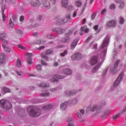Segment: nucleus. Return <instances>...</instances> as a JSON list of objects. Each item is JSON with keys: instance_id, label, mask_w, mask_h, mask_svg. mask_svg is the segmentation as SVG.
<instances>
[{"instance_id": "42", "label": "nucleus", "mask_w": 126, "mask_h": 126, "mask_svg": "<svg viewBox=\"0 0 126 126\" xmlns=\"http://www.w3.org/2000/svg\"><path fill=\"white\" fill-rule=\"evenodd\" d=\"M108 69H109V67H106L102 72V76H105L108 72Z\"/></svg>"}, {"instance_id": "9", "label": "nucleus", "mask_w": 126, "mask_h": 126, "mask_svg": "<svg viewBox=\"0 0 126 126\" xmlns=\"http://www.w3.org/2000/svg\"><path fill=\"white\" fill-rule=\"evenodd\" d=\"M71 58L72 61H75V60L77 61H80V60L82 59V55L79 53H76L72 55Z\"/></svg>"}, {"instance_id": "55", "label": "nucleus", "mask_w": 126, "mask_h": 126, "mask_svg": "<svg viewBox=\"0 0 126 126\" xmlns=\"http://www.w3.org/2000/svg\"><path fill=\"white\" fill-rule=\"evenodd\" d=\"M18 48L21 49L22 50H27V48H26V47L23 46V45H19Z\"/></svg>"}, {"instance_id": "44", "label": "nucleus", "mask_w": 126, "mask_h": 126, "mask_svg": "<svg viewBox=\"0 0 126 126\" xmlns=\"http://www.w3.org/2000/svg\"><path fill=\"white\" fill-rule=\"evenodd\" d=\"M27 63L28 64H29L30 65H31L32 63H33V62H32V58L31 57H29L27 59Z\"/></svg>"}, {"instance_id": "3", "label": "nucleus", "mask_w": 126, "mask_h": 126, "mask_svg": "<svg viewBox=\"0 0 126 126\" xmlns=\"http://www.w3.org/2000/svg\"><path fill=\"white\" fill-rule=\"evenodd\" d=\"M27 111L30 116L33 118L40 117L42 114L40 109L38 108V107L32 106H29L27 108Z\"/></svg>"}, {"instance_id": "30", "label": "nucleus", "mask_w": 126, "mask_h": 126, "mask_svg": "<svg viewBox=\"0 0 126 126\" xmlns=\"http://www.w3.org/2000/svg\"><path fill=\"white\" fill-rule=\"evenodd\" d=\"M51 94L49 91H45L44 93L40 94V97H49Z\"/></svg>"}, {"instance_id": "31", "label": "nucleus", "mask_w": 126, "mask_h": 126, "mask_svg": "<svg viewBox=\"0 0 126 126\" xmlns=\"http://www.w3.org/2000/svg\"><path fill=\"white\" fill-rule=\"evenodd\" d=\"M70 41H71L70 37L67 36H66L65 37H64L62 39V42H63V43H69Z\"/></svg>"}, {"instance_id": "26", "label": "nucleus", "mask_w": 126, "mask_h": 126, "mask_svg": "<svg viewBox=\"0 0 126 126\" xmlns=\"http://www.w3.org/2000/svg\"><path fill=\"white\" fill-rule=\"evenodd\" d=\"M8 44H4L2 43V47L3 48L4 51L6 52V53H7L8 54H9L10 52H11V50L9 48V47H8L6 46V45H8Z\"/></svg>"}, {"instance_id": "28", "label": "nucleus", "mask_w": 126, "mask_h": 126, "mask_svg": "<svg viewBox=\"0 0 126 126\" xmlns=\"http://www.w3.org/2000/svg\"><path fill=\"white\" fill-rule=\"evenodd\" d=\"M80 31H81V32L84 31L85 33H89V29L87 28V26L84 25L81 27Z\"/></svg>"}, {"instance_id": "54", "label": "nucleus", "mask_w": 126, "mask_h": 126, "mask_svg": "<svg viewBox=\"0 0 126 126\" xmlns=\"http://www.w3.org/2000/svg\"><path fill=\"white\" fill-rule=\"evenodd\" d=\"M53 53V50L49 49L48 50L46 51L45 54H46V55H51V54Z\"/></svg>"}, {"instance_id": "64", "label": "nucleus", "mask_w": 126, "mask_h": 126, "mask_svg": "<svg viewBox=\"0 0 126 126\" xmlns=\"http://www.w3.org/2000/svg\"><path fill=\"white\" fill-rule=\"evenodd\" d=\"M96 17V14L95 13H93L91 16L92 19H95V18Z\"/></svg>"}, {"instance_id": "4", "label": "nucleus", "mask_w": 126, "mask_h": 126, "mask_svg": "<svg viewBox=\"0 0 126 126\" xmlns=\"http://www.w3.org/2000/svg\"><path fill=\"white\" fill-rule=\"evenodd\" d=\"M0 106L1 108L6 109H11L12 107L10 102L5 99L0 100Z\"/></svg>"}, {"instance_id": "15", "label": "nucleus", "mask_w": 126, "mask_h": 126, "mask_svg": "<svg viewBox=\"0 0 126 126\" xmlns=\"http://www.w3.org/2000/svg\"><path fill=\"white\" fill-rule=\"evenodd\" d=\"M68 105V101L63 102L60 105V110H61V111H65V110H66V108H67Z\"/></svg>"}, {"instance_id": "36", "label": "nucleus", "mask_w": 126, "mask_h": 126, "mask_svg": "<svg viewBox=\"0 0 126 126\" xmlns=\"http://www.w3.org/2000/svg\"><path fill=\"white\" fill-rule=\"evenodd\" d=\"M121 81H119L118 80V79H117L114 83L113 86L114 87H118V86L121 84Z\"/></svg>"}, {"instance_id": "1", "label": "nucleus", "mask_w": 126, "mask_h": 126, "mask_svg": "<svg viewBox=\"0 0 126 126\" xmlns=\"http://www.w3.org/2000/svg\"><path fill=\"white\" fill-rule=\"evenodd\" d=\"M109 43H110V36L107 35L103 39V42L100 46L101 49H104L99 55V57L100 58L99 61L101 63L104 62L105 58H106V55H107V50L108 49V46H109Z\"/></svg>"}, {"instance_id": "58", "label": "nucleus", "mask_w": 126, "mask_h": 126, "mask_svg": "<svg viewBox=\"0 0 126 126\" xmlns=\"http://www.w3.org/2000/svg\"><path fill=\"white\" fill-rule=\"evenodd\" d=\"M124 6H125V2H122L120 3V5L119 6V8H120L121 9H123V8H124Z\"/></svg>"}, {"instance_id": "18", "label": "nucleus", "mask_w": 126, "mask_h": 126, "mask_svg": "<svg viewBox=\"0 0 126 126\" xmlns=\"http://www.w3.org/2000/svg\"><path fill=\"white\" fill-rule=\"evenodd\" d=\"M101 65H102V63L99 62L96 65L93 67L92 72L93 73H95V72L98 71V70H99V68L101 67Z\"/></svg>"}, {"instance_id": "63", "label": "nucleus", "mask_w": 126, "mask_h": 126, "mask_svg": "<svg viewBox=\"0 0 126 126\" xmlns=\"http://www.w3.org/2000/svg\"><path fill=\"white\" fill-rule=\"evenodd\" d=\"M41 63L42 65H45V66L48 65V64L47 63H46V62L43 60L41 61Z\"/></svg>"}, {"instance_id": "24", "label": "nucleus", "mask_w": 126, "mask_h": 126, "mask_svg": "<svg viewBox=\"0 0 126 126\" xmlns=\"http://www.w3.org/2000/svg\"><path fill=\"white\" fill-rule=\"evenodd\" d=\"M78 39H76L72 42L70 45V49L71 50H74L75 47H76V45H77V43H78Z\"/></svg>"}, {"instance_id": "22", "label": "nucleus", "mask_w": 126, "mask_h": 126, "mask_svg": "<svg viewBox=\"0 0 126 126\" xmlns=\"http://www.w3.org/2000/svg\"><path fill=\"white\" fill-rule=\"evenodd\" d=\"M62 7L63 8L68 7V0H62Z\"/></svg>"}, {"instance_id": "14", "label": "nucleus", "mask_w": 126, "mask_h": 126, "mask_svg": "<svg viewBox=\"0 0 126 126\" xmlns=\"http://www.w3.org/2000/svg\"><path fill=\"white\" fill-rule=\"evenodd\" d=\"M66 121L68 123V126H74V120L72 118V117H68L66 118Z\"/></svg>"}, {"instance_id": "19", "label": "nucleus", "mask_w": 126, "mask_h": 126, "mask_svg": "<svg viewBox=\"0 0 126 126\" xmlns=\"http://www.w3.org/2000/svg\"><path fill=\"white\" fill-rule=\"evenodd\" d=\"M38 87H40V88H49L50 84L48 83L42 82L39 84Z\"/></svg>"}, {"instance_id": "62", "label": "nucleus", "mask_w": 126, "mask_h": 126, "mask_svg": "<svg viewBox=\"0 0 126 126\" xmlns=\"http://www.w3.org/2000/svg\"><path fill=\"white\" fill-rule=\"evenodd\" d=\"M57 90H58V88L50 89V91L51 92H55V91H57Z\"/></svg>"}, {"instance_id": "2", "label": "nucleus", "mask_w": 126, "mask_h": 126, "mask_svg": "<svg viewBox=\"0 0 126 126\" xmlns=\"http://www.w3.org/2000/svg\"><path fill=\"white\" fill-rule=\"evenodd\" d=\"M91 110L92 112H94V116L98 118H106L109 114H110L111 111L110 110H105L104 111H102V108H100L98 106L94 105H93Z\"/></svg>"}, {"instance_id": "29", "label": "nucleus", "mask_w": 126, "mask_h": 126, "mask_svg": "<svg viewBox=\"0 0 126 126\" xmlns=\"http://www.w3.org/2000/svg\"><path fill=\"white\" fill-rule=\"evenodd\" d=\"M53 108V106L51 104L46 105L42 107V111H47V110H50V109H52Z\"/></svg>"}, {"instance_id": "32", "label": "nucleus", "mask_w": 126, "mask_h": 126, "mask_svg": "<svg viewBox=\"0 0 126 126\" xmlns=\"http://www.w3.org/2000/svg\"><path fill=\"white\" fill-rule=\"evenodd\" d=\"M22 65V63H21V60L20 59H18L16 62V66L17 67L20 68Z\"/></svg>"}, {"instance_id": "33", "label": "nucleus", "mask_w": 126, "mask_h": 126, "mask_svg": "<svg viewBox=\"0 0 126 126\" xmlns=\"http://www.w3.org/2000/svg\"><path fill=\"white\" fill-rule=\"evenodd\" d=\"M13 100L17 101L18 103H22V99L18 98L17 97L14 96L12 99V101L13 102V103H15V101H13Z\"/></svg>"}, {"instance_id": "47", "label": "nucleus", "mask_w": 126, "mask_h": 126, "mask_svg": "<svg viewBox=\"0 0 126 126\" xmlns=\"http://www.w3.org/2000/svg\"><path fill=\"white\" fill-rule=\"evenodd\" d=\"M46 38H48V39H54L55 36L51 35V34L48 33L45 35Z\"/></svg>"}, {"instance_id": "43", "label": "nucleus", "mask_w": 126, "mask_h": 126, "mask_svg": "<svg viewBox=\"0 0 126 126\" xmlns=\"http://www.w3.org/2000/svg\"><path fill=\"white\" fill-rule=\"evenodd\" d=\"M46 43V40H43L42 39H38L36 40V44H45Z\"/></svg>"}, {"instance_id": "49", "label": "nucleus", "mask_w": 126, "mask_h": 126, "mask_svg": "<svg viewBox=\"0 0 126 126\" xmlns=\"http://www.w3.org/2000/svg\"><path fill=\"white\" fill-rule=\"evenodd\" d=\"M67 55V50H64L63 53L60 54L61 57H65Z\"/></svg>"}, {"instance_id": "16", "label": "nucleus", "mask_w": 126, "mask_h": 126, "mask_svg": "<svg viewBox=\"0 0 126 126\" xmlns=\"http://www.w3.org/2000/svg\"><path fill=\"white\" fill-rule=\"evenodd\" d=\"M52 31L54 32H56L58 34H63V33H64L65 31L63 29L60 28H55L52 29Z\"/></svg>"}, {"instance_id": "40", "label": "nucleus", "mask_w": 126, "mask_h": 126, "mask_svg": "<svg viewBox=\"0 0 126 126\" xmlns=\"http://www.w3.org/2000/svg\"><path fill=\"white\" fill-rule=\"evenodd\" d=\"M124 78V73H121L118 76V77L117 78V80H119L122 82V80H123V79Z\"/></svg>"}, {"instance_id": "17", "label": "nucleus", "mask_w": 126, "mask_h": 126, "mask_svg": "<svg viewBox=\"0 0 126 126\" xmlns=\"http://www.w3.org/2000/svg\"><path fill=\"white\" fill-rule=\"evenodd\" d=\"M63 74H66L67 75H70L72 74V70L69 68H66L63 70Z\"/></svg>"}, {"instance_id": "6", "label": "nucleus", "mask_w": 126, "mask_h": 126, "mask_svg": "<svg viewBox=\"0 0 126 126\" xmlns=\"http://www.w3.org/2000/svg\"><path fill=\"white\" fill-rule=\"evenodd\" d=\"M117 23L118 22L116 20H111L106 23V26L107 27H116Z\"/></svg>"}, {"instance_id": "37", "label": "nucleus", "mask_w": 126, "mask_h": 126, "mask_svg": "<svg viewBox=\"0 0 126 126\" xmlns=\"http://www.w3.org/2000/svg\"><path fill=\"white\" fill-rule=\"evenodd\" d=\"M93 46H94V50H97V47H98V44L97 43H94V41H92L90 43V47H93Z\"/></svg>"}, {"instance_id": "11", "label": "nucleus", "mask_w": 126, "mask_h": 126, "mask_svg": "<svg viewBox=\"0 0 126 126\" xmlns=\"http://www.w3.org/2000/svg\"><path fill=\"white\" fill-rule=\"evenodd\" d=\"M89 63L91 65H95L96 63H98V58L96 56H94L89 61Z\"/></svg>"}, {"instance_id": "50", "label": "nucleus", "mask_w": 126, "mask_h": 126, "mask_svg": "<svg viewBox=\"0 0 126 126\" xmlns=\"http://www.w3.org/2000/svg\"><path fill=\"white\" fill-rule=\"evenodd\" d=\"M16 33L18 34V35H22V34H23V32L21 30L18 29L16 30Z\"/></svg>"}, {"instance_id": "7", "label": "nucleus", "mask_w": 126, "mask_h": 126, "mask_svg": "<svg viewBox=\"0 0 126 126\" xmlns=\"http://www.w3.org/2000/svg\"><path fill=\"white\" fill-rule=\"evenodd\" d=\"M120 62H121V60H118L114 64H113L110 66V71L111 72L113 73L117 70L119 63H120Z\"/></svg>"}, {"instance_id": "48", "label": "nucleus", "mask_w": 126, "mask_h": 126, "mask_svg": "<svg viewBox=\"0 0 126 126\" xmlns=\"http://www.w3.org/2000/svg\"><path fill=\"white\" fill-rule=\"evenodd\" d=\"M117 8V6L115 4H111L110 6V9L112 10H114V9H116Z\"/></svg>"}, {"instance_id": "21", "label": "nucleus", "mask_w": 126, "mask_h": 126, "mask_svg": "<svg viewBox=\"0 0 126 126\" xmlns=\"http://www.w3.org/2000/svg\"><path fill=\"white\" fill-rule=\"evenodd\" d=\"M29 24H30V27L32 28H35V27H38L40 24L36 23H34V20L33 19H31L29 21Z\"/></svg>"}, {"instance_id": "5", "label": "nucleus", "mask_w": 126, "mask_h": 126, "mask_svg": "<svg viewBox=\"0 0 126 126\" xmlns=\"http://www.w3.org/2000/svg\"><path fill=\"white\" fill-rule=\"evenodd\" d=\"M7 34L5 32L0 33V40L1 41L2 44H8V41L6 40L5 39H7Z\"/></svg>"}, {"instance_id": "10", "label": "nucleus", "mask_w": 126, "mask_h": 126, "mask_svg": "<svg viewBox=\"0 0 126 126\" xmlns=\"http://www.w3.org/2000/svg\"><path fill=\"white\" fill-rule=\"evenodd\" d=\"M31 5L32 6L39 7V6L42 5V3L41 2V1L39 0H36L35 1L32 0L31 1Z\"/></svg>"}, {"instance_id": "25", "label": "nucleus", "mask_w": 126, "mask_h": 126, "mask_svg": "<svg viewBox=\"0 0 126 126\" xmlns=\"http://www.w3.org/2000/svg\"><path fill=\"white\" fill-rule=\"evenodd\" d=\"M4 63H5V56L3 53H1L0 54V63L2 64Z\"/></svg>"}, {"instance_id": "12", "label": "nucleus", "mask_w": 126, "mask_h": 126, "mask_svg": "<svg viewBox=\"0 0 126 126\" xmlns=\"http://www.w3.org/2000/svg\"><path fill=\"white\" fill-rule=\"evenodd\" d=\"M42 3L45 9H50L51 8V3H50V1L47 0H42Z\"/></svg>"}, {"instance_id": "56", "label": "nucleus", "mask_w": 126, "mask_h": 126, "mask_svg": "<svg viewBox=\"0 0 126 126\" xmlns=\"http://www.w3.org/2000/svg\"><path fill=\"white\" fill-rule=\"evenodd\" d=\"M68 8V10H69L70 11H71L72 10H74L75 9L74 6L72 5H69Z\"/></svg>"}, {"instance_id": "61", "label": "nucleus", "mask_w": 126, "mask_h": 126, "mask_svg": "<svg viewBox=\"0 0 126 126\" xmlns=\"http://www.w3.org/2000/svg\"><path fill=\"white\" fill-rule=\"evenodd\" d=\"M37 19H38V20H39V21H41V20H42V19H43V15H39L37 17Z\"/></svg>"}, {"instance_id": "45", "label": "nucleus", "mask_w": 126, "mask_h": 126, "mask_svg": "<svg viewBox=\"0 0 126 126\" xmlns=\"http://www.w3.org/2000/svg\"><path fill=\"white\" fill-rule=\"evenodd\" d=\"M125 23V19L123 17L120 18L119 24L123 25Z\"/></svg>"}, {"instance_id": "35", "label": "nucleus", "mask_w": 126, "mask_h": 126, "mask_svg": "<svg viewBox=\"0 0 126 126\" xmlns=\"http://www.w3.org/2000/svg\"><path fill=\"white\" fill-rule=\"evenodd\" d=\"M114 47L116 48V49H122L123 45L120 44L118 42H116L114 44Z\"/></svg>"}, {"instance_id": "51", "label": "nucleus", "mask_w": 126, "mask_h": 126, "mask_svg": "<svg viewBox=\"0 0 126 126\" xmlns=\"http://www.w3.org/2000/svg\"><path fill=\"white\" fill-rule=\"evenodd\" d=\"M41 57L42 59H44V60H45L46 61H48L49 60V57H48L47 56L45 55L43 56V53L41 54Z\"/></svg>"}, {"instance_id": "52", "label": "nucleus", "mask_w": 126, "mask_h": 126, "mask_svg": "<svg viewBox=\"0 0 126 126\" xmlns=\"http://www.w3.org/2000/svg\"><path fill=\"white\" fill-rule=\"evenodd\" d=\"M3 91L5 92V93H8L10 92V90L6 87L3 88Z\"/></svg>"}, {"instance_id": "27", "label": "nucleus", "mask_w": 126, "mask_h": 126, "mask_svg": "<svg viewBox=\"0 0 126 126\" xmlns=\"http://www.w3.org/2000/svg\"><path fill=\"white\" fill-rule=\"evenodd\" d=\"M5 5H4L2 6V17L3 22H4L5 19H6V16L4 14V10H5Z\"/></svg>"}, {"instance_id": "60", "label": "nucleus", "mask_w": 126, "mask_h": 126, "mask_svg": "<svg viewBox=\"0 0 126 126\" xmlns=\"http://www.w3.org/2000/svg\"><path fill=\"white\" fill-rule=\"evenodd\" d=\"M91 39H92V35H90L88 37V39L85 40L86 43H88V42H89Z\"/></svg>"}, {"instance_id": "38", "label": "nucleus", "mask_w": 126, "mask_h": 126, "mask_svg": "<svg viewBox=\"0 0 126 126\" xmlns=\"http://www.w3.org/2000/svg\"><path fill=\"white\" fill-rule=\"evenodd\" d=\"M8 27H9V28H13V27H14V23H13V22H12V20L11 19H10L9 23L8 25Z\"/></svg>"}, {"instance_id": "57", "label": "nucleus", "mask_w": 126, "mask_h": 126, "mask_svg": "<svg viewBox=\"0 0 126 126\" xmlns=\"http://www.w3.org/2000/svg\"><path fill=\"white\" fill-rule=\"evenodd\" d=\"M36 68L38 71H41L42 70V65H38L36 66Z\"/></svg>"}, {"instance_id": "46", "label": "nucleus", "mask_w": 126, "mask_h": 126, "mask_svg": "<svg viewBox=\"0 0 126 126\" xmlns=\"http://www.w3.org/2000/svg\"><path fill=\"white\" fill-rule=\"evenodd\" d=\"M117 56H118V52H117V50H114L113 52V55L112 57L113 59H115V58H117Z\"/></svg>"}, {"instance_id": "39", "label": "nucleus", "mask_w": 126, "mask_h": 126, "mask_svg": "<svg viewBox=\"0 0 126 126\" xmlns=\"http://www.w3.org/2000/svg\"><path fill=\"white\" fill-rule=\"evenodd\" d=\"M75 6H77V7H80L81 5H82V2L79 0H77L75 3Z\"/></svg>"}, {"instance_id": "41", "label": "nucleus", "mask_w": 126, "mask_h": 126, "mask_svg": "<svg viewBox=\"0 0 126 126\" xmlns=\"http://www.w3.org/2000/svg\"><path fill=\"white\" fill-rule=\"evenodd\" d=\"M88 0H86V1L85 2V3H84L83 5V9H85V8L86 7V5H87V1ZM93 1H94V0H90V3H92V2H93Z\"/></svg>"}, {"instance_id": "59", "label": "nucleus", "mask_w": 126, "mask_h": 126, "mask_svg": "<svg viewBox=\"0 0 126 126\" xmlns=\"http://www.w3.org/2000/svg\"><path fill=\"white\" fill-rule=\"evenodd\" d=\"M51 82H59V81L58 80H57L56 79L53 78H52L50 80Z\"/></svg>"}, {"instance_id": "13", "label": "nucleus", "mask_w": 126, "mask_h": 126, "mask_svg": "<svg viewBox=\"0 0 126 126\" xmlns=\"http://www.w3.org/2000/svg\"><path fill=\"white\" fill-rule=\"evenodd\" d=\"M84 113H85V110L83 109H80L76 112V116L78 118V119L81 120V119H82V115H81V114L84 115Z\"/></svg>"}, {"instance_id": "34", "label": "nucleus", "mask_w": 126, "mask_h": 126, "mask_svg": "<svg viewBox=\"0 0 126 126\" xmlns=\"http://www.w3.org/2000/svg\"><path fill=\"white\" fill-rule=\"evenodd\" d=\"M53 77H54V78H57L58 79H63V78H64L65 76L55 74L53 76Z\"/></svg>"}, {"instance_id": "53", "label": "nucleus", "mask_w": 126, "mask_h": 126, "mask_svg": "<svg viewBox=\"0 0 126 126\" xmlns=\"http://www.w3.org/2000/svg\"><path fill=\"white\" fill-rule=\"evenodd\" d=\"M16 73L19 76H22L23 75V72L21 71H17Z\"/></svg>"}, {"instance_id": "8", "label": "nucleus", "mask_w": 126, "mask_h": 126, "mask_svg": "<svg viewBox=\"0 0 126 126\" xmlns=\"http://www.w3.org/2000/svg\"><path fill=\"white\" fill-rule=\"evenodd\" d=\"M77 93V90H72L70 91H64V94L66 97H69L70 96H73V95H75Z\"/></svg>"}, {"instance_id": "23", "label": "nucleus", "mask_w": 126, "mask_h": 126, "mask_svg": "<svg viewBox=\"0 0 126 126\" xmlns=\"http://www.w3.org/2000/svg\"><path fill=\"white\" fill-rule=\"evenodd\" d=\"M67 18H62V19H59L57 21V23L58 25L60 24H63L64 23H66V22H67Z\"/></svg>"}, {"instance_id": "20", "label": "nucleus", "mask_w": 126, "mask_h": 126, "mask_svg": "<svg viewBox=\"0 0 126 126\" xmlns=\"http://www.w3.org/2000/svg\"><path fill=\"white\" fill-rule=\"evenodd\" d=\"M68 102L70 106H76L77 103H78V100L74 98L71 99L70 101H68Z\"/></svg>"}]
</instances>
